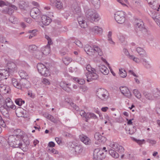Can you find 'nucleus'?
<instances>
[{"label":"nucleus","mask_w":160,"mask_h":160,"mask_svg":"<svg viewBox=\"0 0 160 160\" xmlns=\"http://www.w3.org/2000/svg\"><path fill=\"white\" fill-rule=\"evenodd\" d=\"M84 50L90 56L97 55V54L100 56L102 55V52L101 49L95 45L92 47L89 45L87 44L84 47Z\"/></svg>","instance_id":"obj_1"},{"label":"nucleus","mask_w":160,"mask_h":160,"mask_svg":"<svg viewBox=\"0 0 160 160\" xmlns=\"http://www.w3.org/2000/svg\"><path fill=\"white\" fill-rule=\"evenodd\" d=\"M85 13V16L87 19L92 22H96L99 19V15L96 11L92 9H84Z\"/></svg>","instance_id":"obj_2"},{"label":"nucleus","mask_w":160,"mask_h":160,"mask_svg":"<svg viewBox=\"0 0 160 160\" xmlns=\"http://www.w3.org/2000/svg\"><path fill=\"white\" fill-rule=\"evenodd\" d=\"M16 137L15 136L11 135L8 137H6V139L8 140L9 145L11 147L14 148H18L19 146V144H20L21 139Z\"/></svg>","instance_id":"obj_3"},{"label":"nucleus","mask_w":160,"mask_h":160,"mask_svg":"<svg viewBox=\"0 0 160 160\" xmlns=\"http://www.w3.org/2000/svg\"><path fill=\"white\" fill-rule=\"evenodd\" d=\"M96 95L100 99L104 101L108 99L109 95L107 91L103 88L98 89L97 91Z\"/></svg>","instance_id":"obj_4"},{"label":"nucleus","mask_w":160,"mask_h":160,"mask_svg":"<svg viewBox=\"0 0 160 160\" xmlns=\"http://www.w3.org/2000/svg\"><path fill=\"white\" fill-rule=\"evenodd\" d=\"M125 12L122 11H119L114 14L115 21L118 23L122 24L125 21Z\"/></svg>","instance_id":"obj_5"},{"label":"nucleus","mask_w":160,"mask_h":160,"mask_svg":"<svg viewBox=\"0 0 160 160\" xmlns=\"http://www.w3.org/2000/svg\"><path fill=\"white\" fill-rule=\"evenodd\" d=\"M37 68L39 72L42 75L47 77L50 75L48 69L43 64L38 63L37 65Z\"/></svg>","instance_id":"obj_6"},{"label":"nucleus","mask_w":160,"mask_h":160,"mask_svg":"<svg viewBox=\"0 0 160 160\" xmlns=\"http://www.w3.org/2000/svg\"><path fill=\"white\" fill-rule=\"evenodd\" d=\"M91 71L90 72H88L86 73V76L88 82H90L93 80H96L98 78V75L96 73V70L95 68H92Z\"/></svg>","instance_id":"obj_7"},{"label":"nucleus","mask_w":160,"mask_h":160,"mask_svg":"<svg viewBox=\"0 0 160 160\" xmlns=\"http://www.w3.org/2000/svg\"><path fill=\"white\" fill-rule=\"evenodd\" d=\"M134 22L135 28L137 30L142 31L143 32H146L147 30L144 26V23L141 20L136 19Z\"/></svg>","instance_id":"obj_8"},{"label":"nucleus","mask_w":160,"mask_h":160,"mask_svg":"<svg viewBox=\"0 0 160 160\" xmlns=\"http://www.w3.org/2000/svg\"><path fill=\"white\" fill-rule=\"evenodd\" d=\"M29 83V82L27 80H20V82L18 81L12 84L15 87L21 89L22 88H27L29 86L28 85Z\"/></svg>","instance_id":"obj_9"},{"label":"nucleus","mask_w":160,"mask_h":160,"mask_svg":"<svg viewBox=\"0 0 160 160\" xmlns=\"http://www.w3.org/2000/svg\"><path fill=\"white\" fill-rule=\"evenodd\" d=\"M70 149L73 152H74L76 154L80 153L82 152V146L75 142L71 143Z\"/></svg>","instance_id":"obj_10"},{"label":"nucleus","mask_w":160,"mask_h":160,"mask_svg":"<svg viewBox=\"0 0 160 160\" xmlns=\"http://www.w3.org/2000/svg\"><path fill=\"white\" fill-rule=\"evenodd\" d=\"M30 15L34 19H38L41 17V12L38 8H33L31 10Z\"/></svg>","instance_id":"obj_11"},{"label":"nucleus","mask_w":160,"mask_h":160,"mask_svg":"<svg viewBox=\"0 0 160 160\" xmlns=\"http://www.w3.org/2000/svg\"><path fill=\"white\" fill-rule=\"evenodd\" d=\"M11 73L6 68L0 69V81L7 79Z\"/></svg>","instance_id":"obj_12"},{"label":"nucleus","mask_w":160,"mask_h":160,"mask_svg":"<svg viewBox=\"0 0 160 160\" xmlns=\"http://www.w3.org/2000/svg\"><path fill=\"white\" fill-rule=\"evenodd\" d=\"M80 140L85 144L87 145H89L92 143V140L87 136L82 134L79 136Z\"/></svg>","instance_id":"obj_13"},{"label":"nucleus","mask_w":160,"mask_h":160,"mask_svg":"<svg viewBox=\"0 0 160 160\" xmlns=\"http://www.w3.org/2000/svg\"><path fill=\"white\" fill-rule=\"evenodd\" d=\"M77 18L80 27L83 28H85L87 26V24L85 22L84 18L82 16V14L79 16H76Z\"/></svg>","instance_id":"obj_14"},{"label":"nucleus","mask_w":160,"mask_h":160,"mask_svg":"<svg viewBox=\"0 0 160 160\" xmlns=\"http://www.w3.org/2000/svg\"><path fill=\"white\" fill-rule=\"evenodd\" d=\"M120 89L122 94L127 96L128 98L131 97V94L128 88L126 87H121Z\"/></svg>","instance_id":"obj_15"},{"label":"nucleus","mask_w":160,"mask_h":160,"mask_svg":"<svg viewBox=\"0 0 160 160\" xmlns=\"http://www.w3.org/2000/svg\"><path fill=\"white\" fill-rule=\"evenodd\" d=\"M111 147L119 152L122 153L124 152V149L123 147L117 143L111 144Z\"/></svg>","instance_id":"obj_16"},{"label":"nucleus","mask_w":160,"mask_h":160,"mask_svg":"<svg viewBox=\"0 0 160 160\" xmlns=\"http://www.w3.org/2000/svg\"><path fill=\"white\" fill-rule=\"evenodd\" d=\"M71 9L75 17L81 15V9L80 7L75 5H72L71 7Z\"/></svg>","instance_id":"obj_17"},{"label":"nucleus","mask_w":160,"mask_h":160,"mask_svg":"<svg viewBox=\"0 0 160 160\" xmlns=\"http://www.w3.org/2000/svg\"><path fill=\"white\" fill-rule=\"evenodd\" d=\"M41 18L42 23L46 26L48 25L52 21L51 18L46 15H42Z\"/></svg>","instance_id":"obj_18"},{"label":"nucleus","mask_w":160,"mask_h":160,"mask_svg":"<svg viewBox=\"0 0 160 160\" xmlns=\"http://www.w3.org/2000/svg\"><path fill=\"white\" fill-rule=\"evenodd\" d=\"M94 138L96 140L99 142L104 143L106 141V138L102 136L99 132H96L94 135Z\"/></svg>","instance_id":"obj_19"},{"label":"nucleus","mask_w":160,"mask_h":160,"mask_svg":"<svg viewBox=\"0 0 160 160\" xmlns=\"http://www.w3.org/2000/svg\"><path fill=\"white\" fill-rule=\"evenodd\" d=\"M103 151L100 150L99 148L95 149L94 151L93 156L95 160H99V157H100L101 155L102 154Z\"/></svg>","instance_id":"obj_20"},{"label":"nucleus","mask_w":160,"mask_h":160,"mask_svg":"<svg viewBox=\"0 0 160 160\" xmlns=\"http://www.w3.org/2000/svg\"><path fill=\"white\" fill-rule=\"evenodd\" d=\"M8 68H6L9 71L11 74L12 72L17 69V67L15 64L12 62H10L8 63Z\"/></svg>","instance_id":"obj_21"},{"label":"nucleus","mask_w":160,"mask_h":160,"mask_svg":"<svg viewBox=\"0 0 160 160\" xmlns=\"http://www.w3.org/2000/svg\"><path fill=\"white\" fill-rule=\"evenodd\" d=\"M136 51L141 57H147V54L145 50L142 48L138 47L136 48Z\"/></svg>","instance_id":"obj_22"},{"label":"nucleus","mask_w":160,"mask_h":160,"mask_svg":"<svg viewBox=\"0 0 160 160\" xmlns=\"http://www.w3.org/2000/svg\"><path fill=\"white\" fill-rule=\"evenodd\" d=\"M97 69L99 70L104 75H107L109 72V70L105 65H100L98 67Z\"/></svg>","instance_id":"obj_23"},{"label":"nucleus","mask_w":160,"mask_h":160,"mask_svg":"<svg viewBox=\"0 0 160 160\" xmlns=\"http://www.w3.org/2000/svg\"><path fill=\"white\" fill-rule=\"evenodd\" d=\"M90 30L97 34H102L103 32L102 28L97 26H95L93 28H90Z\"/></svg>","instance_id":"obj_24"},{"label":"nucleus","mask_w":160,"mask_h":160,"mask_svg":"<svg viewBox=\"0 0 160 160\" xmlns=\"http://www.w3.org/2000/svg\"><path fill=\"white\" fill-rule=\"evenodd\" d=\"M48 44L46 46L42 47L41 48V52L45 55L48 54L50 52V45Z\"/></svg>","instance_id":"obj_25"},{"label":"nucleus","mask_w":160,"mask_h":160,"mask_svg":"<svg viewBox=\"0 0 160 160\" xmlns=\"http://www.w3.org/2000/svg\"><path fill=\"white\" fill-rule=\"evenodd\" d=\"M29 141H27L26 143L23 142V144L20 141V144H19V146L18 148H21L24 152H26L28 149V146L29 145Z\"/></svg>","instance_id":"obj_26"},{"label":"nucleus","mask_w":160,"mask_h":160,"mask_svg":"<svg viewBox=\"0 0 160 160\" xmlns=\"http://www.w3.org/2000/svg\"><path fill=\"white\" fill-rule=\"evenodd\" d=\"M4 108H5L8 110H10V108L12 109H15L16 108V106L15 105L13 104L12 102L7 103L6 104H4L3 105Z\"/></svg>","instance_id":"obj_27"},{"label":"nucleus","mask_w":160,"mask_h":160,"mask_svg":"<svg viewBox=\"0 0 160 160\" xmlns=\"http://www.w3.org/2000/svg\"><path fill=\"white\" fill-rule=\"evenodd\" d=\"M44 116L45 118L55 123H57L58 122V120L55 119L50 114L46 113L44 114Z\"/></svg>","instance_id":"obj_28"},{"label":"nucleus","mask_w":160,"mask_h":160,"mask_svg":"<svg viewBox=\"0 0 160 160\" xmlns=\"http://www.w3.org/2000/svg\"><path fill=\"white\" fill-rule=\"evenodd\" d=\"M24 110L21 107H18L16 110V114L18 117H24Z\"/></svg>","instance_id":"obj_29"},{"label":"nucleus","mask_w":160,"mask_h":160,"mask_svg":"<svg viewBox=\"0 0 160 160\" xmlns=\"http://www.w3.org/2000/svg\"><path fill=\"white\" fill-rule=\"evenodd\" d=\"M51 4L52 6H55L57 8L60 9L62 7V3L60 1L57 0H51Z\"/></svg>","instance_id":"obj_30"},{"label":"nucleus","mask_w":160,"mask_h":160,"mask_svg":"<svg viewBox=\"0 0 160 160\" xmlns=\"http://www.w3.org/2000/svg\"><path fill=\"white\" fill-rule=\"evenodd\" d=\"M18 73L20 77L23 79L22 80H26L28 79V75L27 73L24 70H21L18 72Z\"/></svg>","instance_id":"obj_31"},{"label":"nucleus","mask_w":160,"mask_h":160,"mask_svg":"<svg viewBox=\"0 0 160 160\" xmlns=\"http://www.w3.org/2000/svg\"><path fill=\"white\" fill-rule=\"evenodd\" d=\"M19 8L22 10H25L28 6V3L24 1H21L19 3Z\"/></svg>","instance_id":"obj_32"},{"label":"nucleus","mask_w":160,"mask_h":160,"mask_svg":"<svg viewBox=\"0 0 160 160\" xmlns=\"http://www.w3.org/2000/svg\"><path fill=\"white\" fill-rule=\"evenodd\" d=\"M14 133L15 134L14 136H16V138H18L19 139H21L22 138L23 136V132L21 131L20 129H17L15 130Z\"/></svg>","instance_id":"obj_33"},{"label":"nucleus","mask_w":160,"mask_h":160,"mask_svg":"<svg viewBox=\"0 0 160 160\" xmlns=\"http://www.w3.org/2000/svg\"><path fill=\"white\" fill-rule=\"evenodd\" d=\"M0 110L3 115L5 117L7 118H9V114L8 112L9 110H8L7 109L2 107H1L0 108Z\"/></svg>","instance_id":"obj_34"},{"label":"nucleus","mask_w":160,"mask_h":160,"mask_svg":"<svg viewBox=\"0 0 160 160\" xmlns=\"http://www.w3.org/2000/svg\"><path fill=\"white\" fill-rule=\"evenodd\" d=\"M60 86L64 90L66 91L67 92H69L71 91V89L68 86H69V84H66L64 82L63 83H61Z\"/></svg>","instance_id":"obj_35"},{"label":"nucleus","mask_w":160,"mask_h":160,"mask_svg":"<svg viewBox=\"0 0 160 160\" xmlns=\"http://www.w3.org/2000/svg\"><path fill=\"white\" fill-rule=\"evenodd\" d=\"M109 152L110 154L113 158H117L119 157L118 154L114 150H110L109 151Z\"/></svg>","instance_id":"obj_36"},{"label":"nucleus","mask_w":160,"mask_h":160,"mask_svg":"<svg viewBox=\"0 0 160 160\" xmlns=\"http://www.w3.org/2000/svg\"><path fill=\"white\" fill-rule=\"evenodd\" d=\"M92 4L96 8H98L100 7L99 0H91Z\"/></svg>","instance_id":"obj_37"},{"label":"nucleus","mask_w":160,"mask_h":160,"mask_svg":"<svg viewBox=\"0 0 160 160\" xmlns=\"http://www.w3.org/2000/svg\"><path fill=\"white\" fill-rule=\"evenodd\" d=\"M119 74L120 77L122 78H125L127 76V72L125 70L122 68L119 69Z\"/></svg>","instance_id":"obj_38"},{"label":"nucleus","mask_w":160,"mask_h":160,"mask_svg":"<svg viewBox=\"0 0 160 160\" xmlns=\"http://www.w3.org/2000/svg\"><path fill=\"white\" fill-rule=\"evenodd\" d=\"M3 11L4 13H8L9 15L12 14L13 12V10L10 7H6Z\"/></svg>","instance_id":"obj_39"},{"label":"nucleus","mask_w":160,"mask_h":160,"mask_svg":"<svg viewBox=\"0 0 160 160\" xmlns=\"http://www.w3.org/2000/svg\"><path fill=\"white\" fill-rule=\"evenodd\" d=\"M144 94L146 98L148 100H154V97H153V94L152 95L151 93H149L147 92H145Z\"/></svg>","instance_id":"obj_40"},{"label":"nucleus","mask_w":160,"mask_h":160,"mask_svg":"<svg viewBox=\"0 0 160 160\" xmlns=\"http://www.w3.org/2000/svg\"><path fill=\"white\" fill-rule=\"evenodd\" d=\"M15 102L16 104L19 106H21L23 104L25 103V101L23 100L21 98H17L15 99Z\"/></svg>","instance_id":"obj_41"},{"label":"nucleus","mask_w":160,"mask_h":160,"mask_svg":"<svg viewBox=\"0 0 160 160\" xmlns=\"http://www.w3.org/2000/svg\"><path fill=\"white\" fill-rule=\"evenodd\" d=\"M143 61L144 63H143L145 67L147 68H150L151 67V65L149 62L147 61L145 59L142 58Z\"/></svg>","instance_id":"obj_42"},{"label":"nucleus","mask_w":160,"mask_h":160,"mask_svg":"<svg viewBox=\"0 0 160 160\" xmlns=\"http://www.w3.org/2000/svg\"><path fill=\"white\" fill-rule=\"evenodd\" d=\"M72 59L68 57H64L63 59L64 62L66 65H68L72 61Z\"/></svg>","instance_id":"obj_43"},{"label":"nucleus","mask_w":160,"mask_h":160,"mask_svg":"<svg viewBox=\"0 0 160 160\" xmlns=\"http://www.w3.org/2000/svg\"><path fill=\"white\" fill-rule=\"evenodd\" d=\"M133 92L135 97L137 98H141V94L137 89H134L133 91Z\"/></svg>","instance_id":"obj_44"},{"label":"nucleus","mask_w":160,"mask_h":160,"mask_svg":"<svg viewBox=\"0 0 160 160\" xmlns=\"http://www.w3.org/2000/svg\"><path fill=\"white\" fill-rule=\"evenodd\" d=\"M37 32L36 30H30L28 31V32L30 34L29 36V38L31 39L34 36H35V33Z\"/></svg>","instance_id":"obj_45"},{"label":"nucleus","mask_w":160,"mask_h":160,"mask_svg":"<svg viewBox=\"0 0 160 160\" xmlns=\"http://www.w3.org/2000/svg\"><path fill=\"white\" fill-rule=\"evenodd\" d=\"M37 49V47L34 45H30L29 47L28 50L30 52H32L35 51Z\"/></svg>","instance_id":"obj_46"},{"label":"nucleus","mask_w":160,"mask_h":160,"mask_svg":"<svg viewBox=\"0 0 160 160\" xmlns=\"http://www.w3.org/2000/svg\"><path fill=\"white\" fill-rule=\"evenodd\" d=\"M9 21L12 23H15L17 21V18L14 16H11L9 19Z\"/></svg>","instance_id":"obj_47"},{"label":"nucleus","mask_w":160,"mask_h":160,"mask_svg":"<svg viewBox=\"0 0 160 160\" xmlns=\"http://www.w3.org/2000/svg\"><path fill=\"white\" fill-rule=\"evenodd\" d=\"M153 97L154 99L155 98H160V92L157 90L153 93Z\"/></svg>","instance_id":"obj_48"},{"label":"nucleus","mask_w":160,"mask_h":160,"mask_svg":"<svg viewBox=\"0 0 160 160\" xmlns=\"http://www.w3.org/2000/svg\"><path fill=\"white\" fill-rule=\"evenodd\" d=\"M43 54L41 52H38L35 55V57L38 59H41L42 58Z\"/></svg>","instance_id":"obj_49"},{"label":"nucleus","mask_w":160,"mask_h":160,"mask_svg":"<svg viewBox=\"0 0 160 160\" xmlns=\"http://www.w3.org/2000/svg\"><path fill=\"white\" fill-rule=\"evenodd\" d=\"M132 139L134 141L136 142L139 145H142L143 143V142L145 141L144 139H142V140H138L134 138H132Z\"/></svg>","instance_id":"obj_50"},{"label":"nucleus","mask_w":160,"mask_h":160,"mask_svg":"<svg viewBox=\"0 0 160 160\" xmlns=\"http://www.w3.org/2000/svg\"><path fill=\"white\" fill-rule=\"evenodd\" d=\"M129 58L131 59H132L133 61L137 63H139L140 62V60L139 59L134 57L133 55H129Z\"/></svg>","instance_id":"obj_51"},{"label":"nucleus","mask_w":160,"mask_h":160,"mask_svg":"<svg viewBox=\"0 0 160 160\" xmlns=\"http://www.w3.org/2000/svg\"><path fill=\"white\" fill-rule=\"evenodd\" d=\"M70 104L72 107L75 109L77 111L79 110V108L78 106H77L76 104L73 102H71L70 103Z\"/></svg>","instance_id":"obj_52"},{"label":"nucleus","mask_w":160,"mask_h":160,"mask_svg":"<svg viewBox=\"0 0 160 160\" xmlns=\"http://www.w3.org/2000/svg\"><path fill=\"white\" fill-rule=\"evenodd\" d=\"M6 86L3 85H0V91H4L5 92H6L7 93H8V91H6Z\"/></svg>","instance_id":"obj_53"},{"label":"nucleus","mask_w":160,"mask_h":160,"mask_svg":"<svg viewBox=\"0 0 160 160\" xmlns=\"http://www.w3.org/2000/svg\"><path fill=\"white\" fill-rule=\"evenodd\" d=\"M74 43L77 45L80 48H82L83 47V45L82 43L79 40H76L75 41Z\"/></svg>","instance_id":"obj_54"},{"label":"nucleus","mask_w":160,"mask_h":160,"mask_svg":"<svg viewBox=\"0 0 160 160\" xmlns=\"http://www.w3.org/2000/svg\"><path fill=\"white\" fill-rule=\"evenodd\" d=\"M45 38H46L48 41V44H52V42L50 38L47 35H45Z\"/></svg>","instance_id":"obj_55"},{"label":"nucleus","mask_w":160,"mask_h":160,"mask_svg":"<svg viewBox=\"0 0 160 160\" xmlns=\"http://www.w3.org/2000/svg\"><path fill=\"white\" fill-rule=\"evenodd\" d=\"M80 88L81 90L83 92H85L87 91L88 89V88L84 85H82L80 86Z\"/></svg>","instance_id":"obj_56"},{"label":"nucleus","mask_w":160,"mask_h":160,"mask_svg":"<svg viewBox=\"0 0 160 160\" xmlns=\"http://www.w3.org/2000/svg\"><path fill=\"white\" fill-rule=\"evenodd\" d=\"M42 82L43 84L46 85H49L50 83L49 81L46 78H43V79Z\"/></svg>","instance_id":"obj_57"},{"label":"nucleus","mask_w":160,"mask_h":160,"mask_svg":"<svg viewBox=\"0 0 160 160\" xmlns=\"http://www.w3.org/2000/svg\"><path fill=\"white\" fill-rule=\"evenodd\" d=\"M105 62H106L107 65L108 66V67L110 70V71L111 73L114 76H115L116 75L115 73L113 72V70H112V68H111V67H110V66H109V64L108 63V62L106 60H105Z\"/></svg>","instance_id":"obj_58"},{"label":"nucleus","mask_w":160,"mask_h":160,"mask_svg":"<svg viewBox=\"0 0 160 160\" xmlns=\"http://www.w3.org/2000/svg\"><path fill=\"white\" fill-rule=\"evenodd\" d=\"M77 82L80 84L82 85L85 83V80L82 79H78Z\"/></svg>","instance_id":"obj_59"},{"label":"nucleus","mask_w":160,"mask_h":160,"mask_svg":"<svg viewBox=\"0 0 160 160\" xmlns=\"http://www.w3.org/2000/svg\"><path fill=\"white\" fill-rule=\"evenodd\" d=\"M106 157V154H105L102 152V154L101 155L100 157H99V160H102L103 159H105Z\"/></svg>","instance_id":"obj_60"},{"label":"nucleus","mask_w":160,"mask_h":160,"mask_svg":"<svg viewBox=\"0 0 160 160\" xmlns=\"http://www.w3.org/2000/svg\"><path fill=\"white\" fill-rule=\"evenodd\" d=\"M112 32L111 31H109L108 33V40H111L112 38Z\"/></svg>","instance_id":"obj_61"},{"label":"nucleus","mask_w":160,"mask_h":160,"mask_svg":"<svg viewBox=\"0 0 160 160\" xmlns=\"http://www.w3.org/2000/svg\"><path fill=\"white\" fill-rule=\"evenodd\" d=\"M84 117H85L87 119L91 118L90 113H86Z\"/></svg>","instance_id":"obj_62"},{"label":"nucleus","mask_w":160,"mask_h":160,"mask_svg":"<svg viewBox=\"0 0 160 160\" xmlns=\"http://www.w3.org/2000/svg\"><path fill=\"white\" fill-rule=\"evenodd\" d=\"M79 113L81 116L84 117L86 113L84 110H81L80 111Z\"/></svg>","instance_id":"obj_63"},{"label":"nucleus","mask_w":160,"mask_h":160,"mask_svg":"<svg viewBox=\"0 0 160 160\" xmlns=\"http://www.w3.org/2000/svg\"><path fill=\"white\" fill-rule=\"evenodd\" d=\"M55 140L57 142V143L59 145H60L62 143V141L61 139H60L58 138H55Z\"/></svg>","instance_id":"obj_64"}]
</instances>
